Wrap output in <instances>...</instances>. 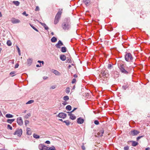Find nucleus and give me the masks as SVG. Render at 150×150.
Returning <instances> with one entry per match:
<instances>
[{
    "instance_id": "obj_13",
    "label": "nucleus",
    "mask_w": 150,
    "mask_h": 150,
    "mask_svg": "<svg viewBox=\"0 0 150 150\" xmlns=\"http://www.w3.org/2000/svg\"><path fill=\"white\" fill-rule=\"evenodd\" d=\"M77 121L78 123L79 124H82L84 122V120L81 117H80L77 119Z\"/></svg>"
},
{
    "instance_id": "obj_17",
    "label": "nucleus",
    "mask_w": 150,
    "mask_h": 150,
    "mask_svg": "<svg viewBox=\"0 0 150 150\" xmlns=\"http://www.w3.org/2000/svg\"><path fill=\"white\" fill-rule=\"evenodd\" d=\"M32 62V60L31 58H29L28 59L27 63L28 65L30 66L31 65V63Z\"/></svg>"
},
{
    "instance_id": "obj_11",
    "label": "nucleus",
    "mask_w": 150,
    "mask_h": 150,
    "mask_svg": "<svg viewBox=\"0 0 150 150\" xmlns=\"http://www.w3.org/2000/svg\"><path fill=\"white\" fill-rule=\"evenodd\" d=\"M11 21L13 24L18 23L20 22V21L19 20L16 19L15 18H12Z\"/></svg>"
},
{
    "instance_id": "obj_58",
    "label": "nucleus",
    "mask_w": 150,
    "mask_h": 150,
    "mask_svg": "<svg viewBox=\"0 0 150 150\" xmlns=\"http://www.w3.org/2000/svg\"><path fill=\"white\" fill-rule=\"evenodd\" d=\"M67 62H69V63L71 62V60L70 59L69 60V59L67 60Z\"/></svg>"
},
{
    "instance_id": "obj_52",
    "label": "nucleus",
    "mask_w": 150,
    "mask_h": 150,
    "mask_svg": "<svg viewBox=\"0 0 150 150\" xmlns=\"http://www.w3.org/2000/svg\"><path fill=\"white\" fill-rule=\"evenodd\" d=\"M72 83H75V79H73V80L72 81Z\"/></svg>"
},
{
    "instance_id": "obj_51",
    "label": "nucleus",
    "mask_w": 150,
    "mask_h": 150,
    "mask_svg": "<svg viewBox=\"0 0 150 150\" xmlns=\"http://www.w3.org/2000/svg\"><path fill=\"white\" fill-rule=\"evenodd\" d=\"M79 75H80V74H79V73H78V74H77V73H76V76H75L76 78L78 77V76H79Z\"/></svg>"
},
{
    "instance_id": "obj_43",
    "label": "nucleus",
    "mask_w": 150,
    "mask_h": 150,
    "mask_svg": "<svg viewBox=\"0 0 150 150\" xmlns=\"http://www.w3.org/2000/svg\"><path fill=\"white\" fill-rule=\"evenodd\" d=\"M25 124L26 125L28 124L29 123V121L28 120H25Z\"/></svg>"
},
{
    "instance_id": "obj_27",
    "label": "nucleus",
    "mask_w": 150,
    "mask_h": 150,
    "mask_svg": "<svg viewBox=\"0 0 150 150\" xmlns=\"http://www.w3.org/2000/svg\"><path fill=\"white\" fill-rule=\"evenodd\" d=\"M67 51V49L65 47H62L61 49V51L63 52H66Z\"/></svg>"
},
{
    "instance_id": "obj_38",
    "label": "nucleus",
    "mask_w": 150,
    "mask_h": 150,
    "mask_svg": "<svg viewBox=\"0 0 150 150\" xmlns=\"http://www.w3.org/2000/svg\"><path fill=\"white\" fill-rule=\"evenodd\" d=\"M16 72L15 71H12L10 73V74L11 76H13L14 75H13V74H15Z\"/></svg>"
},
{
    "instance_id": "obj_40",
    "label": "nucleus",
    "mask_w": 150,
    "mask_h": 150,
    "mask_svg": "<svg viewBox=\"0 0 150 150\" xmlns=\"http://www.w3.org/2000/svg\"><path fill=\"white\" fill-rule=\"evenodd\" d=\"M94 123L96 125H98L99 124V121L98 120H95L94 121Z\"/></svg>"
},
{
    "instance_id": "obj_39",
    "label": "nucleus",
    "mask_w": 150,
    "mask_h": 150,
    "mask_svg": "<svg viewBox=\"0 0 150 150\" xmlns=\"http://www.w3.org/2000/svg\"><path fill=\"white\" fill-rule=\"evenodd\" d=\"M30 26L33 28V29H34L36 31L38 32V30L35 28L34 26H33V25H31V24H30Z\"/></svg>"
},
{
    "instance_id": "obj_63",
    "label": "nucleus",
    "mask_w": 150,
    "mask_h": 150,
    "mask_svg": "<svg viewBox=\"0 0 150 150\" xmlns=\"http://www.w3.org/2000/svg\"><path fill=\"white\" fill-rule=\"evenodd\" d=\"M51 35H54V33H53V32H52V33H51Z\"/></svg>"
},
{
    "instance_id": "obj_44",
    "label": "nucleus",
    "mask_w": 150,
    "mask_h": 150,
    "mask_svg": "<svg viewBox=\"0 0 150 150\" xmlns=\"http://www.w3.org/2000/svg\"><path fill=\"white\" fill-rule=\"evenodd\" d=\"M112 67V65H111V64H109L108 65V68L109 69H111V67Z\"/></svg>"
},
{
    "instance_id": "obj_28",
    "label": "nucleus",
    "mask_w": 150,
    "mask_h": 150,
    "mask_svg": "<svg viewBox=\"0 0 150 150\" xmlns=\"http://www.w3.org/2000/svg\"><path fill=\"white\" fill-rule=\"evenodd\" d=\"M47 150H56V149L54 146H52L50 147H48Z\"/></svg>"
},
{
    "instance_id": "obj_53",
    "label": "nucleus",
    "mask_w": 150,
    "mask_h": 150,
    "mask_svg": "<svg viewBox=\"0 0 150 150\" xmlns=\"http://www.w3.org/2000/svg\"><path fill=\"white\" fill-rule=\"evenodd\" d=\"M45 143L47 144H50V142L49 141H47Z\"/></svg>"
},
{
    "instance_id": "obj_50",
    "label": "nucleus",
    "mask_w": 150,
    "mask_h": 150,
    "mask_svg": "<svg viewBox=\"0 0 150 150\" xmlns=\"http://www.w3.org/2000/svg\"><path fill=\"white\" fill-rule=\"evenodd\" d=\"M48 77L47 76H44L43 77V79L44 80H46L47 79Z\"/></svg>"
},
{
    "instance_id": "obj_54",
    "label": "nucleus",
    "mask_w": 150,
    "mask_h": 150,
    "mask_svg": "<svg viewBox=\"0 0 150 150\" xmlns=\"http://www.w3.org/2000/svg\"><path fill=\"white\" fill-rule=\"evenodd\" d=\"M55 86H53L51 87V88L52 89H54L55 88Z\"/></svg>"
},
{
    "instance_id": "obj_64",
    "label": "nucleus",
    "mask_w": 150,
    "mask_h": 150,
    "mask_svg": "<svg viewBox=\"0 0 150 150\" xmlns=\"http://www.w3.org/2000/svg\"><path fill=\"white\" fill-rule=\"evenodd\" d=\"M1 150H8L7 149H2Z\"/></svg>"
},
{
    "instance_id": "obj_30",
    "label": "nucleus",
    "mask_w": 150,
    "mask_h": 150,
    "mask_svg": "<svg viewBox=\"0 0 150 150\" xmlns=\"http://www.w3.org/2000/svg\"><path fill=\"white\" fill-rule=\"evenodd\" d=\"M6 44L8 46H11L12 45L11 42L10 40L7 41Z\"/></svg>"
},
{
    "instance_id": "obj_57",
    "label": "nucleus",
    "mask_w": 150,
    "mask_h": 150,
    "mask_svg": "<svg viewBox=\"0 0 150 150\" xmlns=\"http://www.w3.org/2000/svg\"><path fill=\"white\" fill-rule=\"evenodd\" d=\"M16 47L17 48V50H18V53H19L20 52V50L19 48L18 47V46H17Z\"/></svg>"
},
{
    "instance_id": "obj_5",
    "label": "nucleus",
    "mask_w": 150,
    "mask_h": 150,
    "mask_svg": "<svg viewBox=\"0 0 150 150\" xmlns=\"http://www.w3.org/2000/svg\"><path fill=\"white\" fill-rule=\"evenodd\" d=\"M125 59L127 61H129V60H132L133 59V57L130 53H127L125 56Z\"/></svg>"
},
{
    "instance_id": "obj_3",
    "label": "nucleus",
    "mask_w": 150,
    "mask_h": 150,
    "mask_svg": "<svg viewBox=\"0 0 150 150\" xmlns=\"http://www.w3.org/2000/svg\"><path fill=\"white\" fill-rule=\"evenodd\" d=\"M62 13L61 11H59L57 13L54 21V24H56L59 22V19L61 18Z\"/></svg>"
},
{
    "instance_id": "obj_47",
    "label": "nucleus",
    "mask_w": 150,
    "mask_h": 150,
    "mask_svg": "<svg viewBox=\"0 0 150 150\" xmlns=\"http://www.w3.org/2000/svg\"><path fill=\"white\" fill-rule=\"evenodd\" d=\"M23 15H25L26 16H28V14H27L26 13V12L25 11H24L23 13Z\"/></svg>"
},
{
    "instance_id": "obj_55",
    "label": "nucleus",
    "mask_w": 150,
    "mask_h": 150,
    "mask_svg": "<svg viewBox=\"0 0 150 150\" xmlns=\"http://www.w3.org/2000/svg\"><path fill=\"white\" fill-rule=\"evenodd\" d=\"M67 104V103L66 102H64L62 103V104L64 105H66Z\"/></svg>"
},
{
    "instance_id": "obj_15",
    "label": "nucleus",
    "mask_w": 150,
    "mask_h": 150,
    "mask_svg": "<svg viewBox=\"0 0 150 150\" xmlns=\"http://www.w3.org/2000/svg\"><path fill=\"white\" fill-rule=\"evenodd\" d=\"M63 45V43L60 40H59L57 43L56 44V46L57 48H60V46H62Z\"/></svg>"
},
{
    "instance_id": "obj_49",
    "label": "nucleus",
    "mask_w": 150,
    "mask_h": 150,
    "mask_svg": "<svg viewBox=\"0 0 150 150\" xmlns=\"http://www.w3.org/2000/svg\"><path fill=\"white\" fill-rule=\"evenodd\" d=\"M81 148L83 150H85V147L83 145H82L81 146Z\"/></svg>"
},
{
    "instance_id": "obj_8",
    "label": "nucleus",
    "mask_w": 150,
    "mask_h": 150,
    "mask_svg": "<svg viewBox=\"0 0 150 150\" xmlns=\"http://www.w3.org/2000/svg\"><path fill=\"white\" fill-rule=\"evenodd\" d=\"M40 150H47L48 147L42 144H40L38 146Z\"/></svg>"
},
{
    "instance_id": "obj_12",
    "label": "nucleus",
    "mask_w": 150,
    "mask_h": 150,
    "mask_svg": "<svg viewBox=\"0 0 150 150\" xmlns=\"http://www.w3.org/2000/svg\"><path fill=\"white\" fill-rule=\"evenodd\" d=\"M139 133V132L136 130H134L131 132V134L133 136L137 135Z\"/></svg>"
},
{
    "instance_id": "obj_14",
    "label": "nucleus",
    "mask_w": 150,
    "mask_h": 150,
    "mask_svg": "<svg viewBox=\"0 0 150 150\" xmlns=\"http://www.w3.org/2000/svg\"><path fill=\"white\" fill-rule=\"evenodd\" d=\"M104 130L103 129H101L99 132H98L97 133V134L98 136L99 137H101L103 136V134L104 133Z\"/></svg>"
},
{
    "instance_id": "obj_61",
    "label": "nucleus",
    "mask_w": 150,
    "mask_h": 150,
    "mask_svg": "<svg viewBox=\"0 0 150 150\" xmlns=\"http://www.w3.org/2000/svg\"><path fill=\"white\" fill-rule=\"evenodd\" d=\"M75 86L74 85L73 87V88L71 90V91H72L73 90H74V88H75Z\"/></svg>"
},
{
    "instance_id": "obj_24",
    "label": "nucleus",
    "mask_w": 150,
    "mask_h": 150,
    "mask_svg": "<svg viewBox=\"0 0 150 150\" xmlns=\"http://www.w3.org/2000/svg\"><path fill=\"white\" fill-rule=\"evenodd\" d=\"M83 2L86 6L90 3V1L89 0H83Z\"/></svg>"
},
{
    "instance_id": "obj_31",
    "label": "nucleus",
    "mask_w": 150,
    "mask_h": 150,
    "mask_svg": "<svg viewBox=\"0 0 150 150\" xmlns=\"http://www.w3.org/2000/svg\"><path fill=\"white\" fill-rule=\"evenodd\" d=\"M63 100L65 101H67L69 99V97L68 96H65L63 97Z\"/></svg>"
},
{
    "instance_id": "obj_23",
    "label": "nucleus",
    "mask_w": 150,
    "mask_h": 150,
    "mask_svg": "<svg viewBox=\"0 0 150 150\" xmlns=\"http://www.w3.org/2000/svg\"><path fill=\"white\" fill-rule=\"evenodd\" d=\"M14 120H15L14 119H8L7 120V122L11 124Z\"/></svg>"
},
{
    "instance_id": "obj_56",
    "label": "nucleus",
    "mask_w": 150,
    "mask_h": 150,
    "mask_svg": "<svg viewBox=\"0 0 150 150\" xmlns=\"http://www.w3.org/2000/svg\"><path fill=\"white\" fill-rule=\"evenodd\" d=\"M30 131H28V130H27V134H28V135H30Z\"/></svg>"
},
{
    "instance_id": "obj_22",
    "label": "nucleus",
    "mask_w": 150,
    "mask_h": 150,
    "mask_svg": "<svg viewBox=\"0 0 150 150\" xmlns=\"http://www.w3.org/2000/svg\"><path fill=\"white\" fill-rule=\"evenodd\" d=\"M41 24L44 27L45 30H47L48 29V27L45 24L42 23H41Z\"/></svg>"
},
{
    "instance_id": "obj_16",
    "label": "nucleus",
    "mask_w": 150,
    "mask_h": 150,
    "mask_svg": "<svg viewBox=\"0 0 150 150\" xmlns=\"http://www.w3.org/2000/svg\"><path fill=\"white\" fill-rule=\"evenodd\" d=\"M52 72L54 74L57 75H60V74L58 71L54 69H53L52 70Z\"/></svg>"
},
{
    "instance_id": "obj_10",
    "label": "nucleus",
    "mask_w": 150,
    "mask_h": 150,
    "mask_svg": "<svg viewBox=\"0 0 150 150\" xmlns=\"http://www.w3.org/2000/svg\"><path fill=\"white\" fill-rule=\"evenodd\" d=\"M17 122L18 124L20 126L22 125L23 124V120L21 117H19L17 118Z\"/></svg>"
},
{
    "instance_id": "obj_9",
    "label": "nucleus",
    "mask_w": 150,
    "mask_h": 150,
    "mask_svg": "<svg viewBox=\"0 0 150 150\" xmlns=\"http://www.w3.org/2000/svg\"><path fill=\"white\" fill-rule=\"evenodd\" d=\"M57 116L64 119L66 117L67 114L63 112H61L59 113L57 115Z\"/></svg>"
},
{
    "instance_id": "obj_46",
    "label": "nucleus",
    "mask_w": 150,
    "mask_h": 150,
    "mask_svg": "<svg viewBox=\"0 0 150 150\" xmlns=\"http://www.w3.org/2000/svg\"><path fill=\"white\" fill-rule=\"evenodd\" d=\"M39 10V7L38 6H36L35 10V11H38Z\"/></svg>"
},
{
    "instance_id": "obj_62",
    "label": "nucleus",
    "mask_w": 150,
    "mask_h": 150,
    "mask_svg": "<svg viewBox=\"0 0 150 150\" xmlns=\"http://www.w3.org/2000/svg\"><path fill=\"white\" fill-rule=\"evenodd\" d=\"M26 111H27V110H24V111L23 112V113H25L26 112Z\"/></svg>"
},
{
    "instance_id": "obj_19",
    "label": "nucleus",
    "mask_w": 150,
    "mask_h": 150,
    "mask_svg": "<svg viewBox=\"0 0 150 150\" xmlns=\"http://www.w3.org/2000/svg\"><path fill=\"white\" fill-rule=\"evenodd\" d=\"M60 59L63 61H65L66 59V57L64 55H61L60 56Z\"/></svg>"
},
{
    "instance_id": "obj_42",
    "label": "nucleus",
    "mask_w": 150,
    "mask_h": 150,
    "mask_svg": "<svg viewBox=\"0 0 150 150\" xmlns=\"http://www.w3.org/2000/svg\"><path fill=\"white\" fill-rule=\"evenodd\" d=\"M124 150H128V149H129V146H127L124 147Z\"/></svg>"
},
{
    "instance_id": "obj_48",
    "label": "nucleus",
    "mask_w": 150,
    "mask_h": 150,
    "mask_svg": "<svg viewBox=\"0 0 150 150\" xmlns=\"http://www.w3.org/2000/svg\"><path fill=\"white\" fill-rule=\"evenodd\" d=\"M19 65L18 64V63L16 64L15 65V68H17L18 67Z\"/></svg>"
},
{
    "instance_id": "obj_4",
    "label": "nucleus",
    "mask_w": 150,
    "mask_h": 150,
    "mask_svg": "<svg viewBox=\"0 0 150 150\" xmlns=\"http://www.w3.org/2000/svg\"><path fill=\"white\" fill-rule=\"evenodd\" d=\"M100 77H103L104 78L107 77L108 76V71L107 70H103L99 74Z\"/></svg>"
},
{
    "instance_id": "obj_25",
    "label": "nucleus",
    "mask_w": 150,
    "mask_h": 150,
    "mask_svg": "<svg viewBox=\"0 0 150 150\" xmlns=\"http://www.w3.org/2000/svg\"><path fill=\"white\" fill-rule=\"evenodd\" d=\"M66 109L70 111L71 110V107L70 105H68L66 107Z\"/></svg>"
},
{
    "instance_id": "obj_29",
    "label": "nucleus",
    "mask_w": 150,
    "mask_h": 150,
    "mask_svg": "<svg viewBox=\"0 0 150 150\" xmlns=\"http://www.w3.org/2000/svg\"><path fill=\"white\" fill-rule=\"evenodd\" d=\"M6 117L7 118H11L13 117V115L10 114H7L6 115Z\"/></svg>"
},
{
    "instance_id": "obj_37",
    "label": "nucleus",
    "mask_w": 150,
    "mask_h": 150,
    "mask_svg": "<svg viewBox=\"0 0 150 150\" xmlns=\"http://www.w3.org/2000/svg\"><path fill=\"white\" fill-rule=\"evenodd\" d=\"M7 128L8 129H9L11 130H12L13 129L12 127L9 125H7Z\"/></svg>"
},
{
    "instance_id": "obj_6",
    "label": "nucleus",
    "mask_w": 150,
    "mask_h": 150,
    "mask_svg": "<svg viewBox=\"0 0 150 150\" xmlns=\"http://www.w3.org/2000/svg\"><path fill=\"white\" fill-rule=\"evenodd\" d=\"M22 131L21 129H16L13 134L14 135H17L18 137H20L22 134Z\"/></svg>"
},
{
    "instance_id": "obj_45",
    "label": "nucleus",
    "mask_w": 150,
    "mask_h": 150,
    "mask_svg": "<svg viewBox=\"0 0 150 150\" xmlns=\"http://www.w3.org/2000/svg\"><path fill=\"white\" fill-rule=\"evenodd\" d=\"M143 137V136H139V137H138L137 138V141H138L139 139L141 138H142V137Z\"/></svg>"
},
{
    "instance_id": "obj_20",
    "label": "nucleus",
    "mask_w": 150,
    "mask_h": 150,
    "mask_svg": "<svg viewBox=\"0 0 150 150\" xmlns=\"http://www.w3.org/2000/svg\"><path fill=\"white\" fill-rule=\"evenodd\" d=\"M31 116V114L30 113H28L25 116H24V118L25 119H28Z\"/></svg>"
},
{
    "instance_id": "obj_59",
    "label": "nucleus",
    "mask_w": 150,
    "mask_h": 150,
    "mask_svg": "<svg viewBox=\"0 0 150 150\" xmlns=\"http://www.w3.org/2000/svg\"><path fill=\"white\" fill-rule=\"evenodd\" d=\"M150 150V148L149 147H147L145 149V150Z\"/></svg>"
},
{
    "instance_id": "obj_2",
    "label": "nucleus",
    "mask_w": 150,
    "mask_h": 150,
    "mask_svg": "<svg viewBox=\"0 0 150 150\" xmlns=\"http://www.w3.org/2000/svg\"><path fill=\"white\" fill-rule=\"evenodd\" d=\"M70 21L69 19H67L66 21L64 22L62 25L63 28L64 30H68L70 26Z\"/></svg>"
},
{
    "instance_id": "obj_34",
    "label": "nucleus",
    "mask_w": 150,
    "mask_h": 150,
    "mask_svg": "<svg viewBox=\"0 0 150 150\" xmlns=\"http://www.w3.org/2000/svg\"><path fill=\"white\" fill-rule=\"evenodd\" d=\"M33 137L36 139H38L40 138V136L36 134H33Z\"/></svg>"
},
{
    "instance_id": "obj_1",
    "label": "nucleus",
    "mask_w": 150,
    "mask_h": 150,
    "mask_svg": "<svg viewBox=\"0 0 150 150\" xmlns=\"http://www.w3.org/2000/svg\"><path fill=\"white\" fill-rule=\"evenodd\" d=\"M118 67L122 73L125 74H127L128 73V71L127 70V67H126L124 65L120 64L119 66Z\"/></svg>"
},
{
    "instance_id": "obj_32",
    "label": "nucleus",
    "mask_w": 150,
    "mask_h": 150,
    "mask_svg": "<svg viewBox=\"0 0 150 150\" xmlns=\"http://www.w3.org/2000/svg\"><path fill=\"white\" fill-rule=\"evenodd\" d=\"M70 88L69 87H67L66 89V93H68L70 91Z\"/></svg>"
},
{
    "instance_id": "obj_36",
    "label": "nucleus",
    "mask_w": 150,
    "mask_h": 150,
    "mask_svg": "<svg viewBox=\"0 0 150 150\" xmlns=\"http://www.w3.org/2000/svg\"><path fill=\"white\" fill-rule=\"evenodd\" d=\"M78 58L76 59L77 60V62L78 64H81V61L78 58V56H77Z\"/></svg>"
},
{
    "instance_id": "obj_35",
    "label": "nucleus",
    "mask_w": 150,
    "mask_h": 150,
    "mask_svg": "<svg viewBox=\"0 0 150 150\" xmlns=\"http://www.w3.org/2000/svg\"><path fill=\"white\" fill-rule=\"evenodd\" d=\"M64 122L67 125H68L70 124V122L68 120H66L64 121Z\"/></svg>"
},
{
    "instance_id": "obj_60",
    "label": "nucleus",
    "mask_w": 150,
    "mask_h": 150,
    "mask_svg": "<svg viewBox=\"0 0 150 150\" xmlns=\"http://www.w3.org/2000/svg\"><path fill=\"white\" fill-rule=\"evenodd\" d=\"M36 66L37 67H39L41 66V65L40 64V66L39 64H37V65H36Z\"/></svg>"
},
{
    "instance_id": "obj_41",
    "label": "nucleus",
    "mask_w": 150,
    "mask_h": 150,
    "mask_svg": "<svg viewBox=\"0 0 150 150\" xmlns=\"http://www.w3.org/2000/svg\"><path fill=\"white\" fill-rule=\"evenodd\" d=\"M122 88L124 90H125L127 88V85H124L122 86Z\"/></svg>"
},
{
    "instance_id": "obj_7",
    "label": "nucleus",
    "mask_w": 150,
    "mask_h": 150,
    "mask_svg": "<svg viewBox=\"0 0 150 150\" xmlns=\"http://www.w3.org/2000/svg\"><path fill=\"white\" fill-rule=\"evenodd\" d=\"M74 110H75V108H74L73 110L71 111L67 112L69 113V115L70 116V118L72 120H74L75 119V116L74 115L72 114V112Z\"/></svg>"
},
{
    "instance_id": "obj_33",
    "label": "nucleus",
    "mask_w": 150,
    "mask_h": 150,
    "mask_svg": "<svg viewBox=\"0 0 150 150\" xmlns=\"http://www.w3.org/2000/svg\"><path fill=\"white\" fill-rule=\"evenodd\" d=\"M34 101L33 100H30L28 101L27 103H26V104H30L33 103Z\"/></svg>"
},
{
    "instance_id": "obj_26",
    "label": "nucleus",
    "mask_w": 150,
    "mask_h": 150,
    "mask_svg": "<svg viewBox=\"0 0 150 150\" xmlns=\"http://www.w3.org/2000/svg\"><path fill=\"white\" fill-rule=\"evenodd\" d=\"M13 3L16 6H18L20 4L19 2L18 1H13Z\"/></svg>"
},
{
    "instance_id": "obj_18",
    "label": "nucleus",
    "mask_w": 150,
    "mask_h": 150,
    "mask_svg": "<svg viewBox=\"0 0 150 150\" xmlns=\"http://www.w3.org/2000/svg\"><path fill=\"white\" fill-rule=\"evenodd\" d=\"M132 142V146H135L138 144V143L133 141H131Z\"/></svg>"
},
{
    "instance_id": "obj_21",
    "label": "nucleus",
    "mask_w": 150,
    "mask_h": 150,
    "mask_svg": "<svg viewBox=\"0 0 150 150\" xmlns=\"http://www.w3.org/2000/svg\"><path fill=\"white\" fill-rule=\"evenodd\" d=\"M51 41L52 42H56L57 40V38H55L54 37H53V38H52L51 39Z\"/></svg>"
}]
</instances>
